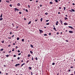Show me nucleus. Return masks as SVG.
Wrapping results in <instances>:
<instances>
[{
	"mask_svg": "<svg viewBox=\"0 0 75 75\" xmlns=\"http://www.w3.org/2000/svg\"><path fill=\"white\" fill-rule=\"evenodd\" d=\"M73 6H75V4L73 3Z\"/></svg>",
	"mask_w": 75,
	"mask_h": 75,
	"instance_id": "60",
	"label": "nucleus"
},
{
	"mask_svg": "<svg viewBox=\"0 0 75 75\" xmlns=\"http://www.w3.org/2000/svg\"><path fill=\"white\" fill-rule=\"evenodd\" d=\"M45 36H47V34H44V35Z\"/></svg>",
	"mask_w": 75,
	"mask_h": 75,
	"instance_id": "31",
	"label": "nucleus"
},
{
	"mask_svg": "<svg viewBox=\"0 0 75 75\" xmlns=\"http://www.w3.org/2000/svg\"><path fill=\"white\" fill-rule=\"evenodd\" d=\"M20 65V64H16L15 65V67H17V66H19Z\"/></svg>",
	"mask_w": 75,
	"mask_h": 75,
	"instance_id": "2",
	"label": "nucleus"
},
{
	"mask_svg": "<svg viewBox=\"0 0 75 75\" xmlns=\"http://www.w3.org/2000/svg\"><path fill=\"white\" fill-rule=\"evenodd\" d=\"M3 20V18H1L0 19V21H1V20Z\"/></svg>",
	"mask_w": 75,
	"mask_h": 75,
	"instance_id": "22",
	"label": "nucleus"
},
{
	"mask_svg": "<svg viewBox=\"0 0 75 75\" xmlns=\"http://www.w3.org/2000/svg\"><path fill=\"white\" fill-rule=\"evenodd\" d=\"M2 43H4V40H3L2 41Z\"/></svg>",
	"mask_w": 75,
	"mask_h": 75,
	"instance_id": "52",
	"label": "nucleus"
},
{
	"mask_svg": "<svg viewBox=\"0 0 75 75\" xmlns=\"http://www.w3.org/2000/svg\"><path fill=\"white\" fill-rule=\"evenodd\" d=\"M28 6L29 8H30V5H28Z\"/></svg>",
	"mask_w": 75,
	"mask_h": 75,
	"instance_id": "49",
	"label": "nucleus"
},
{
	"mask_svg": "<svg viewBox=\"0 0 75 75\" xmlns=\"http://www.w3.org/2000/svg\"><path fill=\"white\" fill-rule=\"evenodd\" d=\"M29 68L30 69H31V67H29Z\"/></svg>",
	"mask_w": 75,
	"mask_h": 75,
	"instance_id": "34",
	"label": "nucleus"
},
{
	"mask_svg": "<svg viewBox=\"0 0 75 75\" xmlns=\"http://www.w3.org/2000/svg\"><path fill=\"white\" fill-rule=\"evenodd\" d=\"M46 22H48V21H49V20H46Z\"/></svg>",
	"mask_w": 75,
	"mask_h": 75,
	"instance_id": "37",
	"label": "nucleus"
},
{
	"mask_svg": "<svg viewBox=\"0 0 75 75\" xmlns=\"http://www.w3.org/2000/svg\"><path fill=\"white\" fill-rule=\"evenodd\" d=\"M4 50V49H1V51H3V50Z\"/></svg>",
	"mask_w": 75,
	"mask_h": 75,
	"instance_id": "30",
	"label": "nucleus"
},
{
	"mask_svg": "<svg viewBox=\"0 0 75 75\" xmlns=\"http://www.w3.org/2000/svg\"><path fill=\"white\" fill-rule=\"evenodd\" d=\"M16 27V28H18V26H17Z\"/></svg>",
	"mask_w": 75,
	"mask_h": 75,
	"instance_id": "55",
	"label": "nucleus"
},
{
	"mask_svg": "<svg viewBox=\"0 0 75 75\" xmlns=\"http://www.w3.org/2000/svg\"><path fill=\"white\" fill-rule=\"evenodd\" d=\"M34 60V59H33V57H32V60Z\"/></svg>",
	"mask_w": 75,
	"mask_h": 75,
	"instance_id": "51",
	"label": "nucleus"
},
{
	"mask_svg": "<svg viewBox=\"0 0 75 75\" xmlns=\"http://www.w3.org/2000/svg\"><path fill=\"white\" fill-rule=\"evenodd\" d=\"M13 56L14 57H16V55H14Z\"/></svg>",
	"mask_w": 75,
	"mask_h": 75,
	"instance_id": "38",
	"label": "nucleus"
},
{
	"mask_svg": "<svg viewBox=\"0 0 75 75\" xmlns=\"http://www.w3.org/2000/svg\"><path fill=\"white\" fill-rule=\"evenodd\" d=\"M59 9H61V7H59Z\"/></svg>",
	"mask_w": 75,
	"mask_h": 75,
	"instance_id": "58",
	"label": "nucleus"
},
{
	"mask_svg": "<svg viewBox=\"0 0 75 75\" xmlns=\"http://www.w3.org/2000/svg\"><path fill=\"white\" fill-rule=\"evenodd\" d=\"M19 14H21V13H22L21 12V11L19 12Z\"/></svg>",
	"mask_w": 75,
	"mask_h": 75,
	"instance_id": "23",
	"label": "nucleus"
},
{
	"mask_svg": "<svg viewBox=\"0 0 75 75\" xmlns=\"http://www.w3.org/2000/svg\"><path fill=\"white\" fill-rule=\"evenodd\" d=\"M30 56H31V55H30V54H28V57H30Z\"/></svg>",
	"mask_w": 75,
	"mask_h": 75,
	"instance_id": "28",
	"label": "nucleus"
},
{
	"mask_svg": "<svg viewBox=\"0 0 75 75\" xmlns=\"http://www.w3.org/2000/svg\"><path fill=\"white\" fill-rule=\"evenodd\" d=\"M21 55V53L18 54V55Z\"/></svg>",
	"mask_w": 75,
	"mask_h": 75,
	"instance_id": "39",
	"label": "nucleus"
},
{
	"mask_svg": "<svg viewBox=\"0 0 75 75\" xmlns=\"http://www.w3.org/2000/svg\"><path fill=\"white\" fill-rule=\"evenodd\" d=\"M14 35H13L12 36V37H14Z\"/></svg>",
	"mask_w": 75,
	"mask_h": 75,
	"instance_id": "59",
	"label": "nucleus"
},
{
	"mask_svg": "<svg viewBox=\"0 0 75 75\" xmlns=\"http://www.w3.org/2000/svg\"><path fill=\"white\" fill-rule=\"evenodd\" d=\"M14 51V48H13V50H12V51Z\"/></svg>",
	"mask_w": 75,
	"mask_h": 75,
	"instance_id": "46",
	"label": "nucleus"
},
{
	"mask_svg": "<svg viewBox=\"0 0 75 75\" xmlns=\"http://www.w3.org/2000/svg\"><path fill=\"white\" fill-rule=\"evenodd\" d=\"M64 24L65 25H68V23H64Z\"/></svg>",
	"mask_w": 75,
	"mask_h": 75,
	"instance_id": "6",
	"label": "nucleus"
},
{
	"mask_svg": "<svg viewBox=\"0 0 75 75\" xmlns=\"http://www.w3.org/2000/svg\"><path fill=\"white\" fill-rule=\"evenodd\" d=\"M20 59V57H18V59Z\"/></svg>",
	"mask_w": 75,
	"mask_h": 75,
	"instance_id": "44",
	"label": "nucleus"
},
{
	"mask_svg": "<svg viewBox=\"0 0 75 75\" xmlns=\"http://www.w3.org/2000/svg\"><path fill=\"white\" fill-rule=\"evenodd\" d=\"M6 57H9V55H6Z\"/></svg>",
	"mask_w": 75,
	"mask_h": 75,
	"instance_id": "26",
	"label": "nucleus"
},
{
	"mask_svg": "<svg viewBox=\"0 0 75 75\" xmlns=\"http://www.w3.org/2000/svg\"><path fill=\"white\" fill-rule=\"evenodd\" d=\"M49 24H50L49 23H46V25H49Z\"/></svg>",
	"mask_w": 75,
	"mask_h": 75,
	"instance_id": "27",
	"label": "nucleus"
},
{
	"mask_svg": "<svg viewBox=\"0 0 75 75\" xmlns=\"http://www.w3.org/2000/svg\"><path fill=\"white\" fill-rule=\"evenodd\" d=\"M60 23L61 24H62H62H63L62 21H60Z\"/></svg>",
	"mask_w": 75,
	"mask_h": 75,
	"instance_id": "8",
	"label": "nucleus"
},
{
	"mask_svg": "<svg viewBox=\"0 0 75 75\" xmlns=\"http://www.w3.org/2000/svg\"><path fill=\"white\" fill-rule=\"evenodd\" d=\"M12 34V32H11L10 33V34L11 35Z\"/></svg>",
	"mask_w": 75,
	"mask_h": 75,
	"instance_id": "48",
	"label": "nucleus"
},
{
	"mask_svg": "<svg viewBox=\"0 0 75 75\" xmlns=\"http://www.w3.org/2000/svg\"><path fill=\"white\" fill-rule=\"evenodd\" d=\"M16 49H17V48H18V47L17 46H16Z\"/></svg>",
	"mask_w": 75,
	"mask_h": 75,
	"instance_id": "50",
	"label": "nucleus"
},
{
	"mask_svg": "<svg viewBox=\"0 0 75 75\" xmlns=\"http://www.w3.org/2000/svg\"><path fill=\"white\" fill-rule=\"evenodd\" d=\"M65 9H66V8L65 7H64V10H65Z\"/></svg>",
	"mask_w": 75,
	"mask_h": 75,
	"instance_id": "35",
	"label": "nucleus"
},
{
	"mask_svg": "<svg viewBox=\"0 0 75 75\" xmlns=\"http://www.w3.org/2000/svg\"><path fill=\"white\" fill-rule=\"evenodd\" d=\"M31 75H33V72H31Z\"/></svg>",
	"mask_w": 75,
	"mask_h": 75,
	"instance_id": "62",
	"label": "nucleus"
},
{
	"mask_svg": "<svg viewBox=\"0 0 75 75\" xmlns=\"http://www.w3.org/2000/svg\"><path fill=\"white\" fill-rule=\"evenodd\" d=\"M71 68H74V67H73V66H71Z\"/></svg>",
	"mask_w": 75,
	"mask_h": 75,
	"instance_id": "53",
	"label": "nucleus"
},
{
	"mask_svg": "<svg viewBox=\"0 0 75 75\" xmlns=\"http://www.w3.org/2000/svg\"><path fill=\"white\" fill-rule=\"evenodd\" d=\"M45 14L46 15H48V13H45Z\"/></svg>",
	"mask_w": 75,
	"mask_h": 75,
	"instance_id": "42",
	"label": "nucleus"
},
{
	"mask_svg": "<svg viewBox=\"0 0 75 75\" xmlns=\"http://www.w3.org/2000/svg\"><path fill=\"white\" fill-rule=\"evenodd\" d=\"M18 52H20V50H18Z\"/></svg>",
	"mask_w": 75,
	"mask_h": 75,
	"instance_id": "56",
	"label": "nucleus"
},
{
	"mask_svg": "<svg viewBox=\"0 0 75 75\" xmlns=\"http://www.w3.org/2000/svg\"><path fill=\"white\" fill-rule=\"evenodd\" d=\"M29 61H30L29 60H28L26 62V63H28V62H29Z\"/></svg>",
	"mask_w": 75,
	"mask_h": 75,
	"instance_id": "33",
	"label": "nucleus"
},
{
	"mask_svg": "<svg viewBox=\"0 0 75 75\" xmlns=\"http://www.w3.org/2000/svg\"><path fill=\"white\" fill-rule=\"evenodd\" d=\"M3 53H6V52H5V51H3Z\"/></svg>",
	"mask_w": 75,
	"mask_h": 75,
	"instance_id": "57",
	"label": "nucleus"
},
{
	"mask_svg": "<svg viewBox=\"0 0 75 75\" xmlns=\"http://www.w3.org/2000/svg\"><path fill=\"white\" fill-rule=\"evenodd\" d=\"M55 1V2H58V0H54Z\"/></svg>",
	"mask_w": 75,
	"mask_h": 75,
	"instance_id": "36",
	"label": "nucleus"
},
{
	"mask_svg": "<svg viewBox=\"0 0 75 75\" xmlns=\"http://www.w3.org/2000/svg\"><path fill=\"white\" fill-rule=\"evenodd\" d=\"M66 41L67 42H68V40H66Z\"/></svg>",
	"mask_w": 75,
	"mask_h": 75,
	"instance_id": "64",
	"label": "nucleus"
},
{
	"mask_svg": "<svg viewBox=\"0 0 75 75\" xmlns=\"http://www.w3.org/2000/svg\"><path fill=\"white\" fill-rule=\"evenodd\" d=\"M52 65H55V63H53L52 64Z\"/></svg>",
	"mask_w": 75,
	"mask_h": 75,
	"instance_id": "19",
	"label": "nucleus"
},
{
	"mask_svg": "<svg viewBox=\"0 0 75 75\" xmlns=\"http://www.w3.org/2000/svg\"><path fill=\"white\" fill-rule=\"evenodd\" d=\"M69 27L70 28H71V29H73V27H72V26H69Z\"/></svg>",
	"mask_w": 75,
	"mask_h": 75,
	"instance_id": "5",
	"label": "nucleus"
},
{
	"mask_svg": "<svg viewBox=\"0 0 75 75\" xmlns=\"http://www.w3.org/2000/svg\"><path fill=\"white\" fill-rule=\"evenodd\" d=\"M51 35V33H49V35Z\"/></svg>",
	"mask_w": 75,
	"mask_h": 75,
	"instance_id": "32",
	"label": "nucleus"
},
{
	"mask_svg": "<svg viewBox=\"0 0 75 75\" xmlns=\"http://www.w3.org/2000/svg\"><path fill=\"white\" fill-rule=\"evenodd\" d=\"M35 59H36V60H38V58H37V57H36Z\"/></svg>",
	"mask_w": 75,
	"mask_h": 75,
	"instance_id": "47",
	"label": "nucleus"
},
{
	"mask_svg": "<svg viewBox=\"0 0 75 75\" xmlns=\"http://www.w3.org/2000/svg\"><path fill=\"white\" fill-rule=\"evenodd\" d=\"M35 21H36V22H37V20H35Z\"/></svg>",
	"mask_w": 75,
	"mask_h": 75,
	"instance_id": "63",
	"label": "nucleus"
},
{
	"mask_svg": "<svg viewBox=\"0 0 75 75\" xmlns=\"http://www.w3.org/2000/svg\"><path fill=\"white\" fill-rule=\"evenodd\" d=\"M25 10L26 12H28V10L27 9H26Z\"/></svg>",
	"mask_w": 75,
	"mask_h": 75,
	"instance_id": "40",
	"label": "nucleus"
},
{
	"mask_svg": "<svg viewBox=\"0 0 75 75\" xmlns=\"http://www.w3.org/2000/svg\"><path fill=\"white\" fill-rule=\"evenodd\" d=\"M58 21H57L56 23V25H58Z\"/></svg>",
	"mask_w": 75,
	"mask_h": 75,
	"instance_id": "7",
	"label": "nucleus"
},
{
	"mask_svg": "<svg viewBox=\"0 0 75 75\" xmlns=\"http://www.w3.org/2000/svg\"><path fill=\"white\" fill-rule=\"evenodd\" d=\"M9 6H10V7H12V5H11V4H10V5H9Z\"/></svg>",
	"mask_w": 75,
	"mask_h": 75,
	"instance_id": "41",
	"label": "nucleus"
},
{
	"mask_svg": "<svg viewBox=\"0 0 75 75\" xmlns=\"http://www.w3.org/2000/svg\"><path fill=\"white\" fill-rule=\"evenodd\" d=\"M12 25L13 27H14V23H12Z\"/></svg>",
	"mask_w": 75,
	"mask_h": 75,
	"instance_id": "24",
	"label": "nucleus"
},
{
	"mask_svg": "<svg viewBox=\"0 0 75 75\" xmlns=\"http://www.w3.org/2000/svg\"><path fill=\"white\" fill-rule=\"evenodd\" d=\"M40 20H41V21H42V18H41Z\"/></svg>",
	"mask_w": 75,
	"mask_h": 75,
	"instance_id": "20",
	"label": "nucleus"
},
{
	"mask_svg": "<svg viewBox=\"0 0 75 75\" xmlns=\"http://www.w3.org/2000/svg\"><path fill=\"white\" fill-rule=\"evenodd\" d=\"M69 33H73V31L70 30L69 31Z\"/></svg>",
	"mask_w": 75,
	"mask_h": 75,
	"instance_id": "3",
	"label": "nucleus"
},
{
	"mask_svg": "<svg viewBox=\"0 0 75 75\" xmlns=\"http://www.w3.org/2000/svg\"><path fill=\"white\" fill-rule=\"evenodd\" d=\"M50 4H52V2H50Z\"/></svg>",
	"mask_w": 75,
	"mask_h": 75,
	"instance_id": "43",
	"label": "nucleus"
},
{
	"mask_svg": "<svg viewBox=\"0 0 75 75\" xmlns=\"http://www.w3.org/2000/svg\"><path fill=\"white\" fill-rule=\"evenodd\" d=\"M2 17H3V14H2L1 15V16H0V17H1V18H2Z\"/></svg>",
	"mask_w": 75,
	"mask_h": 75,
	"instance_id": "10",
	"label": "nucleus"
},
{
	"mask_svg": "<svg viewBox=\"0 0 75 75\" xmlns=\"http://www.w3.org/2000/svg\"><path fill=\"white\" fill-rule=\"evenodd\" d=\"M31 23V21H30L28 23V24H30Z\"/></svg>",
	"mask_w": 75,
	"mask_h": 75,
	"instance_id": "11",
	"label": "nucleus"
},
{
	"mask_svg": "<svg viewBox=\"0 0 75 75\" xmlns=\"http://www.w3.org/2000/svg\"><path fill=\"white\" fill-rule=\"evenodd\" d=\"M11 50H10V51H9V53H11Z\"/></svg>",
	"mask_w": 75,
	"mask_h": 75,
	"instance_id": "54",
	"label": "nucleus"
},
{
	"mask_svg": "<svg viewBox=\"0 0 75 75\" xmlns=\"http://www.w3.org/2000/svg\"><path fill=\"white\" fill-rule=\"evenodd\" d=\"M14 10H15V11H19V9H17V8H15Z\"/></svg>",
	"mask_w": 75,
	"mask_h": 75,
	"instance_id": "1",
	"label": "nucleus"
},
{
	"mask_svg": "<svg viewBox=\"0 0 75 75\" xmlns=\"http://www.w3.org/2000/svg\"><path fill=\"white\" fill-rule=\"evenodd\" d=\"M25 65V64L24 63H23V64H22L21 65V67H23V65Z\"/></svg>",
	"mask_w": 75,
	"mask_h": 75,
	"instance_id": "9",
	"label": "nucleus"
},
{
	"mask_svg": "<svg viewBox=\"0 0 75 75\" xmlns=\"http://www.w3.org/2000/svg\"><path fill=\"white\" fill-rule=\"evenodd\" d=\"M39 31L40 32V33H43V31L39 29Z\"/></svg>",
	"mask_w": 75,
	"mask_h": 75,
	"instance_id": "4",
	"label": "nucleus"
},
{
	"mask_svg": "<svg viewBox=\"0 0 75 75\" xmlns=\"http://www.w3.org/2000/svg\"><path fill=\"white\" fill-rule=\"evenodd\" d=\"M53 29H54V30H55V31H57V30H56V29L54 27V28H53Z\"/></svg>",
	"mask_w": 75,
	"mask_h": 75,
	"instance_id": "16",
	"label": "nucleus"
},
{
	"mask_svg": "<svg viewBox=\"0 0 75 75\" xmlns=\"http://www.w3.org/2000/svg\"><path fill=\"white\" fill-rule=\"evenodd\" d=\"M69 11H70V12H71V13H72V11L71 10H69Z\"/></svg>",
	"mask_w": 75,
	"mask_h": 75,
	"instance_id": "18",
	"label": "nucleus"
},
{
	"mask_svg": "<svg viewBox=\"0 0 75 75\" xmlns=\"http://www.w3.org/2000/svg\"><path fill=\"white\" fill-rule=\"evenodd\" d=\"M6 2H7V3H10V1H6Z\"/></svg>",
	"mask_w": 75,
	"mask_h": 75,
	"instance_id": "15",
	"label": "nucleus"
},
{
	"mask_svg": "<svg viewBox=\"0 0 75 75\" xmlns=\"http://www.w3.org/2000/svg\"><path fill=\"white\" fill-rule=\"evenodd\" d=\"M37 2H38V1H36V2L37 3Z\"/></svg>",
	"mask_w": 75,
	"mask_h": 75,
	"instance_id": "61",
	"label": "nucleus"
},
{
	"mask_svg": "<svg viewBox=\"0 0 75 75\" xmlns=\"http://www.w3.org/2000/svg\"><path fill=\"white\" fill-rule=\"evenodd\" d=\"M30 53H31V54H33V51H30Z\"/></svg>",
	"mask_w": 75,
	"mask_h": 75,
	"instance_id": "25",
	"label": "nucleus"
},
{
	"mask_svg": "<svg viewBox=\"0 0 75 75\" xmlns=\"http://www.w3.org/2000/svg\"><path fill=\"white\" fill-rule=\"evenodd\" d=\"M18 6H20V3H18L17 4Z\"/></svg>",
	"mask_w": 75,
	"mask_h": 75,
	"instance_id": "12",
	"label": "nucleus"
},
{
	"mask_svg": "<svg viewBox=\"0 0 75 75\" xmlns=\"http://www.w3.org/2000/svg\"><path fill=\"white\" fill-rule=\"evenodd\" d=\"M64 19L65 20H67L68 19V18L67 17H65Z\"/></svg>",
	"mask_w": 75,
	"mask_h": 75,
	"instance_id": "21",
	"label": "nucleus"
},
{
	"mask_svg": "<svg viewBox=\"0 0 75 75\" xmlns=\"http://www.w3.org/2000/svg\"><path fill=\"white\" fill-rule=\"evenodd\" d=\"M19 39H20L19 38H17V40H19Z\"/></svg>",
	"mask_w": 75,
	"mask_h": 75,
	"instance_id": "17",
	"label": "nucleus"
},
{
	"mask_svg": "<svg viewBox=\"0 0 75 75\" xmlns=\"http://www.w3.org/2000/svg\"><path fill=\"white\" fill-rule=\"evenodd\" d=\"M24 41V39H22V41L23 42V41Z\"/></svg>",
	"mask_w": 75,
	"mask_h": 75,
	"instance_id": "29",
	"label": "nucleus"
},
{
	"mask_svg": "<svg viewBox=\"0 0 75 75\" xmlns=\"http://www.w3.org/2000/svg\"><path fill=\"white\" fill-rule=\"evenodd\" d=\"M56 34H58H58H59V32H57V33Z\"/></svg>",
	"mask_w": 75,
	"mask_h": 75,
	"instance_id": "45",
	"label": "nucleus"
},
{
	"mask_svg": "<svg viewBox=\"0 0 75 75\" xmlns=\"http://www.w3.org/2000/svg\"><path fill=\"white\" fill-rule=\"evenodd\" d=\"M30 46L31 47H32V48H33V46L32 45H30Z\"/></svg>",
	"mask_w": 75,
	"mask_h": 75,
	"instance_id": "14",
	"label": "nucleus"
},
{
	"mask_svg": "<svg viewBox=\"0 0 75 75\" xmlns=\"http://www.w3.org/2000/svg\"><path fill=\"white\" fill-rule=\"evenodd\" d=\"M71 10L72 11H73L74 12H75V10H74V9H72Z\"/></svg>",
	"mask_w": 75,
	"mask_h": 75,
	"instance_id": "13",
	"label": "nucleus"
}]
</instances>
